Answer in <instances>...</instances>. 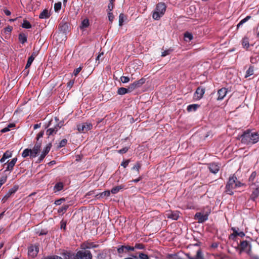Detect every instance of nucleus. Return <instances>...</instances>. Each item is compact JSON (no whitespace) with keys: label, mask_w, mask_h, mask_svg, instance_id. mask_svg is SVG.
<instances>
[{"label":"nucleus","mask_w":259,"mask_h":259,"mask_svg":"<svg viewBox=\"0 0 259 259\" xmlns=\"http://www.w3.org/2000/svg\"><path fill=\"white\" fill-rule=\"evenodd\" d=\"M241 141L245 144H255L259 141V134L255 132L247 130L241 135Z\"/></svg>","instance_id":"f257e3e1"},{"label":"nucleus","mask_w":259,"mask_h":259,"mask_svg":"<svg viewBox=\"0 0 259 259\" xmlns=\"http://www.w3.org/2000/svg\"><path fill=\"white\" fill-rule=\"evenodd\" d=\"M166 6L164 3H160L156 5L155 11L153 13L152 17L154 20H159L164 14Z\"/></svg>","instance_id":"f03ea898"},{"label":"nucleus","mask_w":259,"mask_h":259,"mask_svg":"<svg viewBox=\"0 0 259 259\" xmlns=\"http://www.w3.org/2000/svg\"><path fill=\"white\" fill-rule=\"evenodd\" d=\"M243 185H244L243 184L237 181L236 177H230L228 182V194H233V192L232 191V189H234L236 188L240 187Z\"/></svg>","instance_id":"7ed1b4c3"},{"label":"nucleus","mask_w":259,"mask_h":259,"mask_svg":"<svg viewBox=\"0 0 259 259\" xmlns=\"http://www.w3.org/2000/svg\"><path fill=\"white\" fill-rule=\"evenodd\" d=\"M53 124H54V126L50 127L47 131V134L49 136L56 134L61 127V125H60L59 123H58L57 118H55L54 120H51L48 124V126H51Z\"/></svg>","instance_id":"20e7f679"},{"label":"nucleus","mask_w":259,"mask_h":259,"mask_svg":"<svg viewBox=\"0 0 259 259\" xmlns=\"http://www.w3.org/2000/svg\"><path fill=\"white\" fill-rule=\"evenodd\" d=\"M77 259H93V256L90 251L82 249L77 251L75 255Z\"/></svg>","instance_id":"39448f33"},{"label":"nucleus","mask_w":259,"mask_h":259,"mask_svg":"<svg viewBox=\"0 0 259 259\" xmlns=\"http://www.w3.org/2000/svg\"><path fill=\"white\" fill-rule=\"evenodd\" d=\"M77 127L79 132L84 133L92 128L93 124L91 122H86L78 124Z\"/></svg>","instance_id":"423d86ee"},{"label":"nucleus","mask_w":259,"mask_h":259,"mask_svg":"<svg viewBox=\"0 0 259 259\" xmlns=\"http://www.w3.org/2000/svg\"><path fill=\"white\" fill-rule=\"evenodd\" d=\"M39 251L38 246L36 244L31 245L28 248V255L31 258L35 257Z\"/></svg>","instance_id":"0eeeda50"},{"label":"nucleus","mask_w":259,"mask_h":259,"mask_svg":"<svg viewBox=\"0 0 259 259\" xmlns=\"http://www.w3.org/2000/svg\"><path fill=\"white\" fill-rule=\"evenodd\" d=\"M145 82V79L143 78L139 79V80L136 81L129 85L130 89L131 90V92H132L135 89L140 88L141 86H142V85H143Z\"/></svg>","instance_id":"6e6552de"},{"label":"nucleus","mask_w":259,"mask_h":259,"mask_svg":"<svg viewBox=\"0 0 259 259\" xmlns=\"http://www.w3.org/2000/svg\"><path fill=\"white\" fill-rule=\"evenodd\" d=\"M208 213H202L197 212L195 215V219L197 220L199 223H203L208 219Z\"/></svg>","instance_id":"1a4fd4ad"},{"label":"nucleus","mask_w":259,"mask_h":259,"mask_svg":"<svg viewBox=\"0 0 259 259\" xmlns=\"http://www.w3.org/2000/svg\"><path fill=\"white\" fill-rule=\"evenodd\" d=\"M165 215L167 218L171 219L174 220H177L179 218V213L178 211L167 210L165 212Z\"/></svg>","instance_id":"9d476101"},{"label":"nucleus","mask_w":259,"mask_h":259,"mask_svg":"<svg viewBox=\"0 0 259 259\" xmlns=\"http://www.w3.org/2000/svg\"><path fill=\"white\" fill-rule=\"evenodd\" d=\"M135 247L128 245H122L117 249V252L119 254H122L123 253H127L130 251H134Z\"/></svg>","instance_id":"9b49d317"},{"label":"nucleus","mask_w":259,"mask_h":259,"mask_svg":"<svg viewBox=\"0 0 259 259\" xmlns=\"http://www.w3.org/2000/svg\"><path fill=\"white\" fill-rule=\"evenodd\" d=\"M41 147V143L36 142L32 149H31V157H35L38 153L39 152L40 148Z\"/></svg>","instance_id":"f8f14e48"},{"label":"nucleus","mask_w":259,"mask_h":259,"mask_svg":"<svg viewBox=\"0 0 259 259\" xmlns=\"http://www.w3.org/2000/svg\"><path fill=\"white\" fill-rule=\"evenodd\" d=\"M98 246V245L95 244L94 242L87 241L81 244L80 248L81 249L86 250L87 249L96 248Z\"/></svg>","instance_id":"ddd939ff"},{"label":"nucleus","mask_w":259,"mask_h":259,"mask_svg":"<svg viewBox=\"0 0 259 259\" xmlns=\"http://www.w3.org/2000/svg\"><path fill=\"white\" fill-rule=\"evenodd\" d=\"M205 90L203 88L198 87L194 95V98L195 100H200L204 94Z\"/></svg>","instance_id":"4468645a"},{"label":"nucleus","mask_w":259,"mask_h":259,"mask_svg":"<svg viewBox=\"0 0 259 259\" xmlns=\"http://www.w3.org/2000/svg\"><path fill=\"white\" fill-rule=\"evenodd\" d=\"M51 144L50 143L44 148L40 157H39L38 160L39 161H42L46 155L49 152L51 148Z\"/></svg>","instance_id":"2eb2a0df"},{"label":"nucleus","mask_w":259,"mask_h":259,"mask_svg":"<svg viewBox=\"0 0 259 259\" xmlns=\"http://www.w3.org/2000/svg\"><path fill=\"white\" fill-rule=\"evenodd\" d=\"M218 100H221L226 96L227 95V88H223L219 90L218 92Z\"/></svg>","instance_id":"dca6fc26"},{"label":"nucleus","mask_w":259,"mask_h":259,"mask_svg":"<svg viewBox=\"0 0 259 259\" xmlns=\"http://www.w3.org/2000/svg\"><path fill=\"white\" fill-rule=\"evenodd\" d=\"M208 168L210 171L213 174L217 173L220 169L219 166L214 163H210L209 165Z\"/></svg>","instance_id":"f3484780"},{"label":"nucleus","mask_w":259,"mask_h":259,"mask_svg":"<svg viewBox=\"0 0 259 259\" xmlns=\"http://www.w3.org/2000/svg\"><path fill=\"white\" fill-rule=\"evenodd\" d=\"M17 160V158H14L12 159V160L9 162L7 164V167L6 168V171H12L13 169V167L16 164Z\"/></svg>","instance_id":"a211bd4d"},{"label":"nucleus","mask_w":259,"mask_h":259,"mask_svg":"<svg viewBox=\"0 0 259 259\" xmlns=\"http://www.w3.org/2000/svg\"><path fill=\"white\" fill-rule=\"evenodd\" d=\"M232 230H233V233L229 236L230 239H234L237 236H239L241 237L244 236V233L243 232H238L237 230L233 228H232Z\"/></svg>","instance_id":"6ab92c4d"},{"label":"nucleus","mask_w":259,"mask_h":259,"mask_svg":"<svg viewBox=\"0 0 259 259\" xmlns=\"http://www.w3.org/2000/svg\"><path fill=\"white\" fill-rule=\"evenodd\" d=\"M90 25L89 20L88 18L84 19L81 23L79 28L81 30H84Z\"/></svg>","instance_id":"aec40b11"},{"label":"nucleus","mask_w":259,"mask_h":259,"mask_svg":"<svg viewBox=\"0 0 259 259\" xmlns=\"http://www.w3.org/2000/svg\"><path fill=\"white\" fill-rule=\"evenodd\" d=\"M131 91L130 89L129 86L127 88H123V87L120 88L118 89V91H117L118 94L120 95H123L126 93H131Z\"/></svg>","instance_id":"412c9836"},{"label":"nucleus","mask_w":259,"mask_h":259,"mask_svg":"<svg viewBox=\"0 0 259 259\" xmlns=\"http://www.w3.org/2000/svg\"><path fill=\"white\" fill-rule=\"evenodd\" d=\"M189 259H204L201 251L199 249L197 250L195 257H191L189 253L186 254Z\"/></svg>","instance_id":"4be33fe9"},{"label":"nucleus","mask_w":259,"mask_h":259,"mask_svg":"<svg viewBox=\"0 0 259 259\" xmlns=\"http://www.w3.org/2000/svg\"><path fill=\"white\" fill-rule=\"evenodd\" d=\"M12 152L9 151H6L5 153H4L3 157L0 159V162L1 163H4L6 159L8 158L11 157L12 156Z\"/></svg>","instance_id":"5701e85b"},{"label":"nucleus","mask_w":259,"mask_h":259,"mask_svg":"<svg viewBox=\"0 0 259 259\" xmlns=\"http://www.w3.org/2000/svg\"><path fill=\"white\" fill-rule=\"evenodd\" d=\"M132 256L136 259H149L148 255L142 252L139 253V256L136 255H132Z\"/></svg>","instance_id":"b1692460"},{"label":"nucleus","mask_w":259,"mask_h":259,"mask_svg":"<svg viewBox=\"0 0 259 259\" xmlns=\"http://www.w3.org/2000/svg\"><path fill=\"white\" fill-rule=\"evenodd\" d=\"M63 188V184L61 182L57 183L54 186V190L55 192L61 191Z\"/></svg>","instance_id":"393cba45"},{"label":"nucleus","mask_w":259,"mask_h":259,"mask_svg":"<svg viewBox=\"0 0 259 259\" xmlns=\"http://www.w3.org/2000/svg\"><path fill=\"white\" fill-rule=\"evenodd\" d=\"M124 188V186L120 185L118 186H116L115 187L113 188L111 190V192L112 194H116L121 189H122Z\"/></svg>","instance_id":"a878e982"},{"label":"nucleus","mask_w":259,"mask_h":259,"mask_svg":"<svg viewBox=\"0 0 259 259\" xmlns=\"http://www.w3.org/2000/svg\"><path fill=\"white\" fill-rule=\"evenodd\" d=\"M193 38V35L189 32H186L184 34V39L186 41L189 42Z\"/></svg>","instance_id":"bb28decb"},{"label":"nucleus","mask_w":259,"mask_h":259,"mask_svg":"<svg viewBox=\"0 0 259 259\" xmlns=\"http://www.w3.org/2000/svg\"><path fill=\"white\" fill-rule=\"evenodd\" d=\"M19 40L22 44H24L27 41V37L24 33H21L19 35Z\"/></svg>","instance_id":"cd10ccee"},{"label":"nucleus","mask_w":259,"mask_h":259,"mask_svg":"<svg viewBox=\"0 0 259 259\" xmlns=\"http://www.w3.org/2000/svg\"><path fill=\"white\" fill-rule=\"evenodd\" d=\"M68 207V205H64L58 209V212L59 214H63L67 210Z\"/></svg>","instance_id":"c85d7f7f"},{"label":"nucleus","mask_w":259,"mask_h":259,"mask_svg":"<svg viewBox=\"0 0 259 259\" xmlns=\"http://www.w3.org/2000/svg\"><path fill=\"white\" fill-rule=\"evenodd\" d=\"M254 69L252 66H250L249 68L247 69L246 72V74L245 75V77H248L250 75L253 74Z\"/></svg>","instance_id":"c756f323"},{"label":"nucleus","mask_w":259,"mask_h":259,"mask_svg":"<svg viewBox=\"0 0 259 259\" xmlns=\"http://www.w3.org/2000/svg\"><path fill=\"white\" fill-rule=\"evenodd\" d=\"M31 149H25V150H23L22 153V156L25 158L29 155L31 157Z\"/></svg>","instance_id":"7c9ffc66"},{"label":"nucleus","mask_w":259,"mask_h":259,"mask_svg":"<svg viewBox=\"0 0 259 259\" xmlns=\"http://www.w3.org/2000/svg\"><path fill=\"white\" fill-rule=\"evenodd\" d=\"M49 17V13L48 10H44L39 15V17L41 19L47 18Z\"/></svg>","instance_id":"2f4dec72"},{"label":"nucleus","mask_w":259,"mask_h":259,"mask_svg":"<svg viewBox=\"0 0 259 259\" xmlns=\"http://www.w3.org/2000/svg\"><path fill=\"white\" fill-rule=\"evenodd\" d=\"M198 107V105L197 104H192L190 105L187 107V110L189 112L195 111Z\"/></svg>","instance_id":"473e14b6"},{"label":"nucleus","mask_w":259,"mask_h":259,"mask_svg":"<svg viewBox=\"0 0 259 259\" xmlns=\"http://www.w3.org/2000/svg\"><path fill=\"white\" fill-rule=\"evenodd\" d=\"M259 196V187L256 188L252 193L251 197L253 199L256 198Z\"/></svg>","instance_id":"72a5a7b5"},{"label":"nucleus","mask_w":259,"mask_h":259,"mask_svg":"<svg viewBox=\"0 0 259 259\" xmlns=\"http://www.w3.org/2000/svg\"><path fill=\"white\" fill-rule=\"evenodd\" d=\"M22 26L23 28L28 29L31 27V25L27 20H24Z\"/></svg>","instance_id":"f704fd0d"},{"label":"nucleus","mask_w":259,"mask_h":259,"mask_svg":"<svg viewBox=\"0 0 259 259\" xmlns=\"http://www.w3.org/2000/svg\"><path fill=\"white\" fill-rule=\"evenodd\" d=\"M250 18V16H247L245 18L241 20L240 22L238 24L237 27L239 28L240 26H241L243 24L247 22Z\"/></svg>","instance_id":"c9c22d12"},{"label":"nucleus","mask_w":259,"mask_h":259,"mask_svg":"<svg viewBox=\"0 0 259 259\" xmlns=\"http://www.w3.org/2000/svg\"><path fill=\"white\" fill-rule=\"evenodd\" d=\"M124 21V15L123 14H120L119 16V25L121 26Z\"/></svg>","instance_id":"e433bc0d"},{"label":"nucleus","mask_w":259,"mask_h":259,"mask_svg":"<svg viewBox=\"0 0 259 259\" xmlns=\"http://www.w3.org/2000/svg\"><path fill=\"white\" fill-rule=\"evenodd\" d=\"M34 59L32 58V57H29L28 59V60H27V64L26 65V66H25V68H29L32 63L33 62V60H34Z\"/></svg>","instance_id":"4c0bfd02"},{"label":"nucleus","mask_w":259,"mask_h":259,"mask_svg":"<svg viewBox=\"0 0 259 259\" xmlns=\"http://www.w3.org/2000/svg\"><path fill=\"white\" fill-rule=\"evenodd\" d=\"M242 46L244 48H248L249 46L248 40L247 38H244L242 42Z\"/></svg>","instance_id":"58836bf2"},{"label":"nucleus","mask_w":259,"mask_h":259,"mask_svg":"<svg viewBox=\"0 0 259 259\" xmlns=\"http://www.w3.org/2000/svg\"><path fill=\"white\" fill-rule=\"evenodd\" d=\"M61 6H62V4H61V2H58V3H56L54 5L55 11L56 12H58L59 10H60V9L61 8Z\"/></svg>","instance_id":"ea45409f"},{"label":"nucleus","mask_w":259,"mask_h":259,"mask_svg":"<svg viewBox=\"0 0 259 259\" xmlns=\"http://www.w3.org/2000/svg\"><path fill=\"white\" fill-rule=\"evenodd\" d=\"M172 51V49H169L168 50H165L163 52H162L161 56L165 57L169 54H170Z\"/></svg>","instance_id":"a19ab883"},{"label":"nucleus","mask_w":259,"mask_h":259,"mask_svg":"<svg viewBox=\"0 0 259 259\" xmlns=\"http://www.w3.org/2000/svg\"><path fill=\"white\" fill-rule=\"evenodd\" d=\"M111 191H105L101 193H100L99 195V197H104L106 196H109L110 194Z\"/></svg>","instance_id":"79ce46f5"},{"label":"nucleus","mask_w":259,"mask_h":259,"mask_svg":"<svg viewBox=\"0 0 259 259\" xmlns=\"http://www.w3.org/2000/svg\"><path fill=\"white\" fill-rule=\"evenodd\" d=\"M130 80V79L127 76H122L120 77V81L122 82V83H127L128 82H129Z\"/></svg>","instance_id":"37998d69"},{"label":"nucleus","mask_w":259,"mask_h":259,"mask_svg":"<svg viewBox=\"0 0 259 259\" xmlns=\"http://www.w3.org/2000/svg\"><path fill=\"white\" fill-rule=\"evenodd\" d=\"M106 256L107 255L106 253L101 252L98 255L97 259H105Z\"/></svg>","instance_id":"c03bdc74"},{"label":"nucleus","mask_w":259,"mask_h":259,"mask_svg":"<svg viewBox=\"0 0 259 259\" xmlns=\"http://www.w3.org/2000/svg\"><path fill=\"white\" fill-rule=\"evenodd\" d=\"M81 69H82V67L81 66H80L78 68L75 69L74 70V71H73V74L74 76H76L78 74V73L80 72Z\"/></svg>","instance_id":"a18cd8bd"},{"label":"nucleus","mask_w":259,"mask_h":259,"mask_svg":"<svg viewBox=\"0 0 259 259\" xmlns=\"http://www.w3.org/2000/svg\"><path fill=\"white\" fill-rule=\"evenodd\" d=\"M67 140L66 139H63L61 141V142H60L59 143V147L60 148H61V147H64L67 143Z\"/></svg>","instance_id":"49530a36"},{"label":"nucleus","mask_w":259,"mask_h":259,"mask_svg":"<svg viewBox=\"0 0 259 259\" xmlns=\"http://www.w3.org/2000/svg\"><path fill=\"white\" fill-rule=\"evenodd\" d=\"M134 247H135V249H142L144 248V246L142 244L138 243L136 244Z\"/></svg>","instance_id":"de8ad7c7"},{"label":"nucleus","mask_w":259,"mask_h":259,"mask_svg":"<svg viewBox=\"0 0 259 259\" xmlns=\"http://www.w3.org/2000/svg\"><path fill=\"white\" fill-rule=\"evenodd\" d=\"M128 150L127 147H124L123 148L120 149L118 151V152L120 154L126 153Z\"/></svg>","instance_id":"09e8293b"},{"label":"nucleus","mask_w":259,"mask_h":259,"mask_svg":"<svg viewBox=\"0 0 259 259\" xmlns=\"http://www.w3.org/2000/svg\"><path fill=\"white\" fill-rule=\"evenodd\" d=\"M10 195L8 193L4 196V197L2 199V202L3 203H5L7 200L10 197Z\"/></svg>","instance_id":"8fccbe9b"},{"label":"nucleus","mask_w":259,"mask_h":259,"mask_svg":"<svg viewBox=\"0 0 259 259\" xmlns=\"http://www.w3.org/2000/svg\"><path fill=\"white\" fill-rule=\"evenodd\" d=\"M7 177L6 176H4L1 178L0 179V184L1 185H3L7 181Z\"/></svg>","instance_id":"3c124183"},{"label":"nucleus","mask_w":259,"mask_h":259,"mask_svg":"<svg viewBox=\"0 0 259 259\" xmlns=\"http://www.w3.org/2000/svg\"><path fill=\"white\" fill-rule=\"evenodd\" d=\"M141 167V165L139 163H137L133 167V169L137 170V172H139V169Z\"/></svg>","instance_id":"603ef678"},{"label":"nucleus","mask_w":259,"mask_h":259,"mask_svg":"<svg viewBox=\"0 0 259 259\" xmlns=\"http://www.w3.org/2000/svg\"><path fill=\"white\" fill-rule=\"evenodd\" d=\"M65 199L64 198H61L58 200H57L55 201V204L57 205H60L63 201H64Z\"/></svg>","instance_id":"864d4df0"},{"label":"nucleus","mask_w":259,"mask_h":259,"mask_svg":"<svg viewBox=\"0 0 259 259\" xmlns=\"http://www.w3.org/2000/svg\"><path fill=\"white\" fill-rule=\"evenodd\" d=\"M129 162H130V160H126L125 161H123L121 163V165L123 167H124V168H125L128 165Z\"/></svg>","instance_id":"5fc2aeb1"},{"label":"nucleus","mask_w":259,"mask_h":259,"mask_svg":"<svg viewBox=\"0 0 259 259\" xmlns=\"http://www.w3.org/2000/svg\"><path fill=\"white\" fill-rule=\"evenodd\" d=\"M74 83V80H70L67 83V88L70 89L72 87Z\"/></svg>","instance_id":"6e6d98bb"},{"label":"nucleus","mask_w":259,"mask_h":259,"mask_svg":"<svg viewBox=\"0 0 259 259\" xmlns=\"http://www.w3.org/2000/svg\"><path fill=\"white\" fill-rule=\"evenodd\" d=\"M108 19H109V20L111 22H112V21L114 19V16H113L112 13H111L110 12L108 13Z\"/></svg>","instance_id":"4d7b16f0"},{"label":"nucleus","mask_w":259,"mask_h":259,"mask_svg":"<svg viewBox=\"0 0 259 259\" xmlns=\"http://www.w3.org/2000/svg\"><path fill=\"white\" fill-rule=\"evenodd\" d=\"M214 256L215 257H218L220 259H224L225 257V254H216L214 255Z\"/></svg>","instance_id":"13d9d810"},{"label":"nucleus","mask_w":259,"mask_h":259,"mask_svg":"<svg viewBox=\"0 0 259 259\" xmlns=\"http://www.w3.org/2000/svg\"><path fill=\"white\" fill-rule=\"evenodd\" d=\"M12 28L11 26H8L5 28V32H11L12 31Z\"/></svg>","instance_id":"bf43d9fd"},{"label":"nucleus","mask_w":259,"mask_h":259,"mask_svg":"<svg viewBox=\"0 0 259 259\" xmlns=\"http://www.w3.org/2000/svg\"><path fill=\"white\" fill-rule=\"evenodd\" d=\"M17 189L13 188L9 190V192H8V194H9L10 195H11L12 194L14 193L16 191Z\"/></svg>","instance_id":"052dcab7"},{"label":"nucleus","mask_w":259,"mask_h":259,"mask_svg":"<svg viewBox=\"0 0 259 259\" xmlns=\"http://www.w3.org/2000/svg\"><path fill=\"white\" fill-rule=\"evenodd\" d=\"M43 135H44V132H41L37 134V137H36L37 141H38L39 138H42Z\"/></svg>","instance_id":"680f3d73"},{"label":"nucleus","mask_w":259,"mask_h":259,"mask_svg":"<svg viewBox=\"0 0 259 259\" xmlns=\"http://www.w3.org/2000/svg\"><path fill=\"white\" fill-rule=\"evenodd\" d=\"M113 7H114L113 4L112 3H109L108 6V8L110 12H111L113 10Z\"/></svg>","instance_id":"e2e57ef3"},{"label":"nucleus","mask_w":259,"mask_h":259,"mask_svg":"<svg viewBox=\"0 0 259 259\" xmlns=\"http://www.w3.org/2000/svg\"><path fill=\"white\" fill-rule=\"evenodd\" d=\"M10 130V128L8 126H7V127L3 128L1 130V132L2 133H5V132H7L9 131Z\"/></svg>","instance_id":"0e129e2a"},{"label":"nucleus","mask_w":259,"mask_h":259,"mask_svg":"<svg viewBox=\"0 0 259 259\" xmlns=\"http://www.w3.org/2000/svg\"><path fill=\"white\" fill-rule=\"evenodd\" d=\"M256 176V173L255 172H253L251 174L250 177V178L249 179L250 180H253V179H254V178Z\"/></svg>","instance_id":"69168bd1"},{"label":"nucleus","mask_w":259,"mask_h":259,"mask_svg":"<svg viewBox=\"0 0 259 259\" xmlns=\"http://www.w3.org/2000/svg\"><path fill=\"white\" fill-rule=\"evenodd\" d=\"M241 245L242 247L244 248L247 245V242L246 241H243L241 242Z\"/></svg>","instance_id":"338daca9"},{"label":"nucleus","mask_w":259,"mask_h":259,"mask_svg":"<svg viewBox=\"0 0 259 259\" xmlns=\"http://www.w3.org/2000/svg\"><path fill=\"white\" fill-rule=\"evenodd\" d=\"M4 13L7 16H9L11 15V12L9 10H7V9L4 10Z\"/></svg>","instance_id":"774afa93"}]
</instances>
